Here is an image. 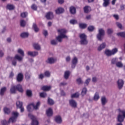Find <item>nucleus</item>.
Segmentation results:
<instances>
[{
	"label": "nucleus",
	"mask_w": 125,
	"mask_h": 125,
	"mask_svg": "<svg viewBox=\"0 0 125 125\" xmlns=\"http://www.w3.org/2000/svg\"><path fill=\"white\" fill-rule=\"evenodd\" d=\"M12 116L11 118H9L8 122L5 120H2L1 121V124L2 125H8L10 123L13 124V123H15L16 122V120L18 118L19 116V113L16 112H12Z\"/></svg>",
	"instance_id": "f257e3e1"
},
{
	"label": "nucleus",
	"mask_w": 125,
	"mask_h": 125,
	"mask_svg": "<svg viewBox=\"0 0 125 125\" xmlns=\"http://www.w3.org/2000/svg\"><path fill=\"white\" fill-rule=\"evenodd\" d=\"M58 32L60 35L56 37V40L59 42H62L63 39H68V37L66 36L67 30L65 29H58Z\"/></svg>",
	"instance_id": "f03ea898"
},
{
	"label": "nucleus",
	"mask_w": 125,
	"mask_h": 125,
	"mask_svg": "<svg viewBox=\"0 0 125 125\" xmlns=\"http://www.w3.org/2000/svg\"><path fill=\"white\" fill-rule=\"evenodd\" d=\"M80 40V43L82 45H86L88 43V41H87V36L85 34L82 33L79 35Z\"/></svg>",
	"instance_id": "7ed1b4c3"
},
{
	"label": "nucleus",
	"mask_w": 125,
	"mask_h": 125,
	"mask_svg": "<svg viewBox=\"0 0 125 125\" xmlns=\"http://www.w3.org/2000/svg\"><path fill=\"white\" fill-rule=\"evenodd\" d=\"M118 51V48H114L112 50L106 49L104 51V54L108 56H112V55H115Z\"/></svg>",
	"instance_id": "20e7f679"
},
{
	"label": "nucleus",
	"mask_w": 125,
	"mask_h": 125,
	"mask_svg": "<svg viewBox=\"0 0 125 125\" xmlns=\"http://www.w3.org/2000/svg\"><path fill=\"white\" fill-rule=\"evenodd\" d=\"M125 119V111L119 110V113L117 117L118 122L123 123Z\"/></svg>",
	"instance_id": "39448f33"
},
{
	"label": "nucleus",
	"mask_w": 125,
	"mask_h": 125,
	"mask_svg": "<svg viewBox=\"0 0 125 125\" xmlns=\"http://www.w3.org/2000/svg\"><path fill=\"white\" fill-rule=\"evenodd\" d=\"M40 105H41V103L40 102H38L36 105H35V104H34V103H32L27 106V110L28 112H31V110H32V107H31V106H32L33 108L35 110H38L39 109V106H40Z\"/></svg>",
	"instance_id": "423d86ee"
},
{
	"label": "nucleus",
	"mask_w": 125,
	"mask_h": 125,
	"mask_svg": "<svg viewBox=\"0 0 125 125\" xmlns=\"http://www.w3.org/2000/svg\"><path fill=\"white\" fill-rule=\"evenodd\" d=\"M99 33L97 35V38L99 41H102V37L105 36V30L103 28L99 29Z\"/></svg>",
	"instance_id": "0eeeda50"
},
{
	"label": "nucleus",
	"mask_w": 125,
	"mask_h": 125,
	"mask_svg": "<svg viewBox=\"0 0 125 125\" xmlns=\"http://www.w3.org/2000/svg\"><path fill=\"white\" fill-rule=\"evenodd\" d=\"M28 117H29V118H30V119L32 120V122L31 123L32 125H39V122L37 121L36 117H35L34 115L31 114H29Z\"/></svg>",
	"instance_id": "6e6552de"
},
{
	"label": "nucleus",
	"mask_w": 125,
	"mask_h": 125,
	"mask_svg": "<svg viewBox=\"0 0 125 125\" xmlns=\"http://www.w3.org/2000/svg\"><path fill=\"white\" fill-rule=\"evenodd\" d=\"M16 105L17 108H20L21 109V113L24 112V107H23V103L21 102L20 101H18L16 103Z\"/></svg>",
	"instance_id": "1a4fd4ad"
},
{
	"label": "nucleus",
	"mask_w": 125,
	"mask_h": 125,
	"mask_svg": "<svg viewBox=\"0 0 125 125\" xmlns=\"http://www.w3.org/2000/svg\"><path fill=\"white\" fill-rule=\"evenodd\" d=\"M27 54L28 56H31V57H36V56L39 55V52L36 51H28Z\"/></svg>",
	"instance_id": "9d476101"
},
{
	"label": "nucleus",
	"mask_w": 125,
	"mask_h": 125,
	"mask_svg": "<svg viewBox=\"0 0 125 125\" xmlns=\"http://www.w3.org/2000/svg\"><path fill=\"white\" fill-rule=\"evenodd\" d=\"M24 78V75L23 74L20 73L18 74L17 76V81L18 83H21L23 81V79Z\"/></svg>",
	"instance_id": "9b49d317"
},
{
	"label": "nucleus",
	"mask_w": 125,
	"mask_h": 125,
	"mask_svg": "<svg viewBox=\"0 0 125 125\" xmlns=\"http://www.w3.org/2000/svg\"><path fill=\"white\" fill-rule=\"evenodd\" d=\"M124 81L123 80L119 79L117 81V84L119 89H122L123 86H124Z\"/></svg>",
	"instance_id": "f8f14e48"
},
{
	"label": "nucleus",
	"mask_w": 125,
	"mask_h": 125,
	"mask_svg": "<svg viewBox=\"0 0 125 125\" xmlns=\"http://www.w3.org/2000/svg\"><path fill=\"white\" fill-rule=\"evenodd\" d=\"M69 12L71 14H73L74 15L77 13V9L75 6H71L69 7Z\"/></svg>",
	"instance_id": "ddd939ff"
},
{
	"label": "nucleus",
	"mask_w": 125,
	"mask_h": 125,
	"mask_svg": "<svg viewBox=\"0 0 125 125\" xmlns=\"http://www.w3.org/2000/svg\"><path fill=\"white\" fill-rule=\"evenodd\" d=\"M45 17L47 20H51V19H53V13H52V12H49L46 14Z\"/></svg>",
	"instance_id": "4468645a"
},
{
	"label": "nucleus",
	"mask_w": 125,
	"mask_h": 125,
	"mask_svg": "<svg viewBox=\"0 0 125 125\" xmlns=\"http://www.w3.org/2000/svg\"><path fill=\"white\" fill-rule=\"evenodd\" d=\"M69 104L73 108H77V106L78 105L77 102L74 100H69Z\"/></svg>",
	"instance_id": "2eb2a0df"
},
{
	"label": "nucleus",
	"mask_w": 125,
	"mask_h": 125,
	"mask_svg": "<svg viewBox=\"0 0 125 125\" xmlns=\"http://www.w3.org/2000/svg\"><path fill=\"white\" fill-rule=\"evenodd\" d=\"M16 89L19 91V92H21L22 93L24 92V89H23V87H22V85L19 84L16 85Z\"/></svg>",
	"instance_id": "dca6fc26"
},
{
	"label": "nucleus",
	"mask_w": 125,
	"mask_h": 125,
	"mask_svg": "<svg viewBox=\"0 0 125 125\" xmlns=\"http://www.w3.org/2000/svg\"><path fill=\"white\" fill-rule=\"evenodd\" d=\"M78 63V58L75 57L72 61V68H75L76 67V65H77Z\"/></svg>",
	"instance_id": "f3484780"
},
{
	"label": "nucleus",
	"mask_w": 125,
	"mask_h": 125,
	"mask_svg": "<svg viewBox=\"0 0 125 125\" xmlns=\"http://www.w3.org/2000/svg\"><path fill=\"white\" fill-rule=\"evenodd\" d=\"M55 121L57 124H61L62 123V118L60 115H58L55 117Z\"/></svg>",
	"instance_id": "a211bd4d"
},
{
	"label": "nucleus",
	"mask_w": 125,
	"mask_h": 125,
	"mask_svg": "<svg viewBox=\"0 0 125 125\" xmlns=\"http://www.w3.org/2000/svg\"><path fill=\"white\" fill-rule=\"evenodd\" d=\"M83 11L84 13H88L91 11V7L89 6H85L83 7Z\"/></svg>",
	"instance_id": "6ab92c4d"
},
{
	"label": "nucleus",
	"mask_w": 125,
	"mask_h": 125,
	"mask_svg": "<svg viewBox=\"0 0 125 125\" xmlns=\"http://www.w3.org/2000/svg\"><path fill=\"white\" fill-rule=\"evenodd\" d=\"M46 115L47 117H51V116L53 115V111H52V109L51 108H49L46 110Z\"/></svg>",
	"instance_id": "aec40b11"
},
{
	"label": "nucleus",
	"mask_w": 125,
	"mask_h": 125,
	"mask_svg": "<svg viewBox=\"0 0 125 125\" xmlns=\"http://www.w3.org/2000/svg\"><path fill=\"white\" fill-rule=\"evenodd\" d=\"M41 89L43 91H49V90L51 89V86L44 85L42 86Z\"/></svg>",
	"instance_id": "412c9836"
},
{
	"label": "nucleus",
	"mask_w": 125,
	"mask_h": 125,
	"mask_svg": "<svg viewBox=\"0 0 125 125\" xmlns=\"http://www.w3.org/2000/svg\"><path fill=\"white\" fill-rule=\"evenodd\" d=\"M21 38L22 39H26L29 37V33L28 32H22L20 34Z\"/></svg>",
	"instance_id": "4be33fe9"
},
{
	"label": "nucleus",
	"mask_w": 125,
	"mask_h": 125,
	"mask_svg": "<svg viewBox=\"0 0 125 125\" xmlns=\"http://www.w3.org/2000/svg\"><path fill=\"white\" fill-rule=\"evenodd\" d=\"M56 61V59H53V58H49L48 59L47 61H46V62L49 63V64H53Z\"/></svg>",
	"instance_id": "5701e85b"
},
{
	"label": "nucleus",
	"mask_w": 125,
	"mask_h": 125,
	"mask_svg": "<svg viewBox=\"0 0 125 125\" xmlns=\"http://www.w3.org/2000/svg\"><path fill=\"white\" fill-rule=\"evenodd\" d=\"M104 3H103V6L104 7H107V6H109L110 4V0H103Z\"/></svg>",
	"instance_id": "b1692460"
},
{
	"label": "nucleus",
	"mask_w": 125,
	"mask_h": 125,
	"mask_svg": "<svg viewBox=\"0 0 125 125\" xmlns=\"http://www.w3.org/2000/svg\"><path fill=\"white\" fill-rule=\"evenodd\" d=\"M64 11V8L60 7L56 10V13H57V14H61V13H63Z\"/></svg>",
	"instance_id": "393cba45"
},
{
	"label": "nucleus",
	"mask_w": 125,
	"mask_h": 125,
	"mask_svg": "<svg viewBox=\"0 0 125 125\" xmlns=\"http://www.w3.org/2000/svg\"><path fill=\"white\" fill-rule=\"evenodd\" d=\"M6 8L9 10H13L15 8V7L12 4H8L7 5Z\"/></svg>",
	"instance_id": "a878e982"
},
{
	"label": "nucleus",
	"mask_w": 125,
	"mask_h": 125,
	"mask_svg": "<svg viewBox=\"0 0 125 125\" xmlns=\"http://www.w3.org/2000/svg\"><path fill=\"white\" fill-rule=\"evenodd\" d=\"M33 28L35 32V33H38L40 31V28L38 27V26L36 23H33Z\"/></svg>",
	"instance_id": "bb28decb"
},
{
	"label": "nucleus",
	"mask_w": 125,
	"mask_h": 125,
	"mask_svg": "<svg viewBox=\"0 0 125 125\" xmlns=\"http://www.w3.org/2000/svg\"><path fill=\"white\" fill-rule=\"evenodd\" d=\"M87 27V24L86 23H79V28L82 29H85Z\"/></svg>",
	"instance_id": "cd10ccee"
},
{
	"label": "nucleus",
	"mask_w": 125,
	"mask_h": 125,
	"mask_svg": "<svg viewBox=\"0 0 125 125\" xmlns=\"http://www.w3.org/2000/svg\"><path fill=\"white\" fill-rule=\"evenodd\" d=\"M6 91V87H3L0 89V95L2 96L4 94V93Z\"/></svg>",
	"instance_id": "c85d7f7f"
},
{
	"label": "nucleus",
	"mask_w": 125,
	"mask_h": 125,
	"mask_svg": "<svg viewBox=\"0 0 125 125\" xmlns=\"http://www.w3.org/2000/svg\"><path fill=\"white\" fill-rule=\"evenodd\" d=\"M70 71H66L64 72V78L65 79V80H68L69 79V77L70 76Z\"/></svg>",
	"instance_id": "c756f323"
},
{
	"label": "nucleus",
	"mask_w": 125,
	"mask_h": 125,
	"mask_svg": "<svg viewBox=\"0 0 125 125\" xmlns=\"http://www.w3.org/2000/svg\"><path fill=\"white\" fill-rule=\"evenodd\" d=\"M117 36L118 37H121V38H124L125 39V32H121L117 33Z\"/></svg>",
	"instance_id": "7c9ffc66"
},
{
	"label": "nucleus",
	"mask_w": 125,
	"mask_h": 125,
	"mask_svg": "<svg viewBox=\"0 0 125 125\" xmlns=\"http://www.w3.org/2000/svg\"><path fill=\"white\" fill-rule=\"evenodd\" d=\"M16 86L15 85H13L11 87L10 91L11 92V93H16Z\"/></svg>",
	"instance_id": "2f4dec72"
},
{
	"label": "nucleus",
	"mask_w": 125,
	"mask_h": 125,
	"mask_svg": "<svg viewBox=\"0 0 125 125\" xmlns=\"http://www.w3.org/2000/svg\"><path fill=\"white\" fill-rule=\"evenodd\" d=\"M101 102L103 106H104V105L107 103V100H106V98L105 97H102Z\"/></svg>",
	"instance_id": "473e14b6"
},
{
	"label": "nucleus",
	"mask_w": 125,
	"mask_h": 125,
	"mask_svg": "<svg viewBox=\"0 0 125 125\" xmlns=\"http://www.w3.org/2000/svg\"><path fill=\"white\" fill-rule=\"evenodd\" d=\"M95 28L93 25H90L87 28V30L89 32H93Z\"/></svg>",
	"instance_id": "72a5a7b5"
},
{
	"label": "nucleus",
	"mask_w": 125,
	"mask_h": 125,
	"mask_svg": "<svg viewBox=\"0 0 125 125\" xmlns=\"http://www.w3.org/2000/svg\"><path fill=\"white\" fill-rule=\"evenodd\" d=\"M14 59H17V60H18V61H22V60L23 59V58L22 57L18 55H16Z\"/></svg>",
	"instance_id": "f704fd0d"
},
{
	"label": "nucleus",
	"mask_w": 125,
	"mask_h": 125,
	"mask_svg": "<svg viewBox=\"0 0 125 125\" xmlns=\"http://www.w3.org/2000/svg\"><path fill=\"white\" fill-rule=\"evenodd\" d=\"M3 111L5 114H10V109L7 107H4L3 108Z\"/></svg>",
	"instance_id": "c9c22d12"
},
{
	"label": "nucleus",
	"mask_w": 125,
	"mask_h": 125,
	"mask_svg": "<svg viewBox=\"0 0 125 125\" xmlns=\"http://www.w3.org/2000/svg\"><path fill=\"white\" fill-rule=\"evenodd\" d=\"M116 65L117 67H118V68H123V67H124V64H123L122 62H118Z\"/></svg>",
	"instance_id": "e433bc0d"
},
{
	"label": "nucleus",
	"mask_w": 125,
	"mask_h": 125,
	"mask_svg": "<svg viewBox=\"0 0 125 125\" xmlns=\"http://www.w3.org/2000/svg\"><path fill=\"white\" fill-rule=\"evenodd\" d=\"M18 53H19L21 55L22 57H24V56H25V54H24V51H23L22 49H19L18 50Z\"/></svg>",
	"instance_id": "4c0bfd02"
},
{
	"label": "nucleus",
	"mask_w": 125,
	"mask_h": 125,
	"mask_svg": "<svg viewBox=\"0 0 125 125\" xmlns=\"http://www.w3.org/2000/svg\"><path fill=\"white\" fill-rule=\"evenodd\" d=\"M87 92V89H86V88L84 87L83 88L82 91V93L81 94L83 96V95H85V94H86V92Z\"/></svg>",
	"instance_id": "58836bf2"
},
{
	"label": "nucleus",
	"mask_w": 125,
	"mask_h": 125,
	"mask_svg": "<svg viewBox=\"0 0 125 125\" xmlns=\"http://www.w3.org/2000/svg\"><path fill=\"white\" fill-rule=\"evenodd\" d=\"M99 94H98V92H96L94 96V100H95V101H97L99 99Z\"/></svg>",
	"instance_id": "ea45409f"
},
{
	"label": "nucleus",
	"mask_w": 125,
	"mask_h": 125,
	"mask_svg": "<svg viewBox=\"0 0 125 125\" xmlns=\"http://www.w3.org/2000/svg\"><path fill=\"white\" fill-rule=\"evenodd\" d=\"M48 104H49V105H53V104H54V101H53L52 99H50V98H48Z\"/></svg>",
	"instance_id": "a19ab883"
},
{
	"label": "nucleus",
	"mask_w": 125,
	"mask_h": 125,
	"mask_svg": "<svg viewBox=\"0 0 125 125\" xmlns=\"http://www.w3.org/2000/svg\"><path fill=\"white\" fill-rule=\"evenodd\" d=\"M40 95L42 98H45V97L47 96V94H46L45 92H42L40 93Z\"/></svg>",
	"instance_id": "79ce46f5"
},
{
	"label": "nucleus",
	"mask_w": 125,
	"mask_h": 125,
	"mask_svg": "<svg viewBox=\"0 0 125 125\" xmlns=\"http://www.w3.org/2000/svg\"><path fill=\"white\" fill-rule=\"evenodd\" d=\"M80 96L79 93L77 92L71 95V98H78Z\"/></svg>",
	"instance_id": "37998d69"
},
{
	"label": "nucleus",
	"mask_w": 125,
	"mask_h": 125,
	"mask_svg": "<svg viewBox=\"0 0 125 125\" xmlns=\"http://www.w3.org/2000/svg\"><path fill=\"white\" fill-rule=\"evenodd\" d=\"M113 32L114 30H113V28H108L107 30V35H112Z\"/></svg>",
	"instance_id": "c03bdc74"
},
{
	"label": "nucleus",
	"mask_w": 125,
	"mask_h": 125,
	"mask_svg": "<svg viewBox=\"0 0 125 125\" xmlns=\"http://www.w3.org/2000/svg\"><path fill=\"white\" fill-rule=\"evenodd\" d=\"M21 17H22V18H26L27 16H28V13L27 12L21 13Z\"/></svg>",
	"instance_id": "a18cd8bd"
},
{
	"label": "nucleus",
	"mask_w": 125,
	"mask_h": 125,
	"mask_svg": "<svg viewBox=\"0 0 125 125\" xmlns=\"http://www.w3.org/2000/svg\"><path fill=\"white\" fill-rule=\"evenodd\" d=\"M26 95L28 97H31L32 95V91L31 90H27L26 91Z\"/></svg>",
	"instance_id": "49530a36"
},
{
	"label": "nucleus",
	"mask_w": 125,
	"mask_h": 125,
	"mask_svg": "<svg viewBox=\"0 0 125 125\" xmlns=\"http://www.w3.org/2000/svg\"><path fill=\"white\" fill-rule=\"evenodd\" d=\"M118 62V59L117 58H113L111 60V64H115Z\"/></svg>",
	"instance_id": "de8ad7c7"
},
{
	"label": "nucleus",
	"mask_w": 125,
	"mask_h": 125,
	"mask_svg": "<svg viewBox=\"0 0 125 125\" xmlns=\"http://www.w3.org/2000/svg\"><path fill=\"white\" fill-rule=\"evenodd\" d=\"M70 23L72 25H75V24H78V21L76 20H71L70 21Z\"/></svg>",
	"instance_id": "09e8293b"
},
{
	"label": "nucleus",
	"mask_w": 125,
	"mask_h": 125,
	"mask_svg": "<svg viewBox=\"0 0 125 125\" xmlns=\"http://www.w3.org/2000/svg\"><path fill=\"white\" fill-rule=\"evenodd\" d=\"M25 78L27 80H29V79H30V78H31V74H29V72H26L25 73Z\"/></svg>",
	"instance_id": "8fccbe9b"
},
{
	"label": "nucleus",
	"mask_w": 125,
	"mask_h": 125,
	"mask_svg": "<svg viewBox=\"0 0 125 125\" xmlns=\"http://www.w3.org/2000/svg\"><path fill=\"white\" fill-rule=\"evenodd\" d=\"M21 27H25L26 26V21L23 20L21 21Z\"/></svg>",
	"instance_id": "3c124183"
},
{
	"label": "nucleus",
	"mask_w": 125,
	"mask_h": 125,
	"mask_svg": "<svg viewBox=\"0 0 125 125\" xmlns=\"http://www.w3.org/2000/svg\"><path fill=\"white\" fill-rule=\"evenodd\" d=\"M44 76H45V77H47L48 78L50 77V72H49L48 71H45L44 72Z\"/></svg>",
	"instance_id": "603ef678"
},
{
	"label": "nucleus",
	"mask_w": 125,
	"mask_h": 125,
	"mask_svg": "<svg viewBox=\"0 0 125 125\" xmlns=\"http://www.w3.org/2000/svg\"><path fill=\"white\" fill-rule=\"evenodd\" d=\"M31 8L33 10H37V9H38V7H37V5L35 4H33L31 6Z\"/></svg>",
	"instance_id": "864d4df0"
},
{
	"label": "nucleus",
	"mask_w": 125,
	"mask_h": 125,
	"mask_svg": "<svg viewBox=\"0 0 125 125\" xmlns=\"http://www.w3.org/2000/svg\"><path fill=\"white\" fill-rule=\"evenodd\" d=\"M116 25H117V27H118V28H119V29H122L123 25L121 24V23H120L119 22H117Z\"/></svg>",
	"instance_id": "5fc2aeb1"
},
{
	"label": "nucleus",
	"mask_w": 125,
	"mask_h": 125,
	"mask_svg": "<svg viewBox=\"0 0 125 125\" xmlns=\"http://www.w3.org/2000/svg\"><path fill=\"white\" fill-rule=\"evenodd\" d=\"M38 78L39 80H42L44 78V75L43 74H40Z\"/></svg>",
	"instance_id": "6e6d98bb"
},
{
	"label": "nucleus",
	"mask_w": 125,
	"mask_h": 125,
	"mask_svg": "<svg viewBox=\"0 0 125 125\" xmlns=\"http://www.w3.org/2000/svg\"><path fill=\"white\" fill-rule=\"evenodd\" d=\"M42 34L44 37H47V36H48V32H47V30H43Z\"/></svg>",
	"instance_id": "4d7b16f0"
},
{
	"label": "nucleus",
	"mask_w": 125,
	"mask_h": 125,
	"mask_svg": "<svg viewBox=\"0 0 125 125\" xmlns=\"http://www.w3.org/2000/svg\"><path fill=\"white\" fill-rule=\"evenodd\" d=\"M51 43L53 45H56V44H57V41H56V40H52L51 41Z\"/></svg>",
	"instance_id": "13d9d810"
},
{
	"label": "nucleus",
	"mask_w": 125,
	"mask_h": 125,
	"mask_svg": "<svg viewBox=\"0 0 125 125\" xmlns=\"http://www.w3.org/2000/svg\"><path fill=\"white\" fill-rule=\"evenodd\" d=\"M33 47H41V45L38 43H34L33 44Z\"/></svg>",
	"instance_id": "bf43d9fd"
},
{
	"label": "nucleus",
	"mask_w": 125,
	"mask_h": 125,
	"mask_svg": "<svg viewBox=\"0 0 125 125\" xmlns=\"http://www.w3.org/2000/svg\"><path fill=\"white\" fill-rule=\"evenodd\" d=\"M77 82L79 84H81V83H83V81H82V79L79 78L77 79Z\"/></svg>",
	"instance_id": "052dcab7"
},
{
	"label": "nucleus",
	"mask_w": 125,
	"mask_h": 125,
	"mask_svg": "<svg viewBox=\"0 0 125 125\" xmlns=\"http://www.w3.org/2000/svg\"><path fill=\"white\" fill-rule=\"evenodd\" d=\"M12 64L13 65V66H16V64H17V62L16 61V60H14L12 61Z\"/></svg>",
	"instance_id": "680f3d73"
},
{
	"label": "nucleus",
	"mask_w": 125,
	"mask_h": 125,
	"mask_svg": "<svg viewBox=\"0 0 125 125\" xmlns=\"http://www.w3.org/2000/svg\"><path fill=\"white\" fill-rule=\"evenodd\" d=\"M99 47H106V43H102L99 46Z\"/></svg>",
	"instance_id": "e2e57ef3"
},
{
	"label": "nucleus",
	"mask_w": 125,
	"mask_h": 125,
	"mask_svg": "<svg viewBox=\"0 0 125 125\" xmlns=\"http://www.w3.org/2000/svg\"><path fill=\"white\" fill-rule=\"evenodd\" d=\"M89 82H90V79H87V80H86L85 82V83H86L87 85H88V83H89Z\"/></svg>",
	"instance_id": "0e129e2a"
},
{
	"label": "nucleus",
	"mask_w": 125,
	"mask_h": 125,
	"mask_svg": "<svg viewBox=\"0 0 125 125\" xmlns=\"http://www.w3.org/2000/svg\"><path fill=\"white\" fill-rule=\"evenodd\" d=\"M13 77H14V73H13V72L12 71L10 73L9 78H13Z\"/></svg>",
	"instance_id": "69168bd1"
},
{
	"label": "nucleus",
	"mask_w": 125,
	"mask_h": 125,
	"mask_svg": "<svg viewBox=\"0 0 125 125\" xmlns=\"http://www.w3.org/2000/svg\"><path fill=\"white\" fill-rule=\"evenodd\" d=\"M86 19H87V20H90V19H91V15H89L87 16L86 17Z\"/></svg>",
	"instance_id": "338daca9"
},
{
	"label": "nucleus",
	"mask_w": 125,
	"mask_h": 125,
	"mask_svg": "<svg viewBox=\"0 0 125 125\" xmlns=\"http://www.w3.org/2000/svg\"><path fill=\"white\" fill-rule=\"evenodd\" d=\"M61 94L62 96H65V95H66V93L63 90L61 91Z\"/></svg>",
	"instance_id": "774afa93"
}]
</instances>
